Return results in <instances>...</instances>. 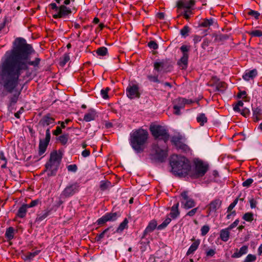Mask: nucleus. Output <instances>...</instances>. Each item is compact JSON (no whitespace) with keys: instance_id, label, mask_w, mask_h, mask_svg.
Here are the masks:
<instances>
[{"instance_id":"12","label":"nucleus","mask_w":262,"mask_h":262,"mask_svg":"<svg viewBox=\"0 0 262 262\" xmlns=\"http://www.w3.org/2000/svg\"><path fill=\"white\" fill-rule=\"evenodd\" d=\"M72 13L71 9L66 6L64 5L59 7L57 12L53 15V17L55 19L60 18H66Z\"/></svg>"},{"instance_id":"51","label":"nucleus","mask_w":262,"mask_h":262,"mask_svg":"<svg viewBox=\"0 0 262 262\" xmlns=\"http://www.w3.org/2000/svg\"><path fill=\"white\" fill-rule=\"evenodd\" d=\"M253 181H254L252 179L249 178L243 182L242 186L243 187L248 188L251 186V185L252 184Z\"/></svg>"},{"instance_id":"4","label":"nucleus","mask_w":262,"mask_h":262,"mask_svg":"<svg viewBox=\"0 0 262 262\" xmlns=\"http://www.w3.org/2000/svg\"><path fill=\"white\" fill-rule=\"evenodd\" d=\"M150 159L154 163H163L168 156L167 144H160L159 141L151 145Z\"/></svg>"},{"instance_id":"38","label":"nucleus","mask_w":262,"mask_h":262,"mask_svg":"<svg viewBox=\"0 0 262 262\" xmlns=\"http://www.w3.org/2000/svg\"><path fill=\"white\" fill-rule=\"evenodd\" d=\"M68 139H69V134H63V135L59 136L57 138V140H58L60 142V143L63 145H64L67 143V142L68 141Z\"/></svg>"},{"instance_id":"55","label":"nucleus","mask_w":262,"mask_h":262,"mask_svg":"<svg viewBox=\"0 0 262 262\" xmlns=\"http://www.w3.org/2000/svg\"><path fill=\"white\" fill-rule=\"evenodd\" d=\"M216 253L215 249H209L206 251V255L207 257H212Z\"/></svg>"},{"instance_id":"52","label":"nucleus","mask_w":262,"mask_h":262,"mask_svg":"<svg viewBox=\"0 0 262 262\" xmlns=\"http://www.w3.org/2000/svg\"><path fill=\"white\" fill-rule=\"evenodd\" d=\"M109 90V88H106L105 89H102L101 90V95L103 99H106L108 98V92Z\"/></svg>"},{"instance_id":"34","label":"nucleus","mask_w":262,"mask_h":262,"mask_svg":"<svg viewBox=\"0 0 262 262\" xmlns=\"http://www.w3.org/2000/svg\"><path fill=\"white\" fill-rule=\"evenodd\" d=\"M14 229L12 227H9L7 229L5 233V237L8 241H11L14 238Z\"/></svg>"},{"instance_id":"42","label":"nucleus","mask_w":262,"mask_h":262,"mask_svg":"<svg viewBox=\"0 0 262 262\" xmlns=\"http://www.w3.org/2000/svg\"><path fill=\"white\" fill-rule=\"evenodd\" d=\"M147 79L151 82L157 83H161V81H160L159 79L158 75H148L147 76Z\"/></svg>"},{"instance_id":"59","label":"nucleus","mask_w":262,"mask_h":262,"mask_svg":"<svg viewBox=\"0 0 262 262\" xmlns=\"http://www.w3.org/2000/svg\"><path fill=\"white\" fill-rule=\"evenodd\" d=\"M240 113L243 116L247 117L249 116L250 112L248 108H244L242 111L241 110Z\"/></svg>"},{"instance_id":"30","label":"nucleus","mask_w":262,"mask_h":262,"mask_svg":"<svg viewBox=\"0 0 262 262\" xmlns=\"http://www.w3.org/2000/svg\"><path fill=\"white\" fill-rule=\"evenodd\" d=\"M112 183L108 180H102L100 182V189L101 191H105L112 187Z\"/></svg>"},{"instance_id":"32","label":"nucleus","mask_w":262,"mask_h":262,"mask_svg":"<svg viewBox=\"0 0 262 262\" xmlns=\"http://www.w3.org/2000/svg\"><path fill=\"white\" fill-rule=\"evenodd\" d=\"M227 228L222 229L220 232V238L224 242H227L229 238L230 232Z\"/></svg>"},{"instance_id":"23","label":"nucleus","mask_w":262,"mask_h":262,"mask_svg":"<svg viewBox=\"0 0 262 262\" xmlns=\"http://www.w3.org/2000/svg\"><path fill=\"white\" fill-rule=\"evenodd\" d=\"M191 241H193V243L191 245L186 253L187 255L193 254L198 248L200 244V240L199 239H194L192 238Z\"/></svg>"},{"instance_id":"11","label":"nucleus","mask_w":262,"mask_h":262,"mask_svg":"<svg viewBox=\"0 0 262 262\" xmlns=\"http://www.w3.org/2000/svg\"><path fill=\"white\" fill-rule=\"evenodd\" d=\"M51 139V134L50 128H48L46 131V137L43 140L40 139L39 143L38 155H42L46 151L48 145Z\"/></svg>"},{"instance_id":"25","label":"nucleus","mask_w":262,"mask_h":262,"mask_svg":"<svg viewBox=\"0 0 262 262\" xmlns=\"http://www.w3.org/2000/svg\"><path fill=\"white\" fill-rule=\"evenodd\" d=\"M179 206V203H177L173 205L171 208L170 212L169 214V215L173 219H176L180 214Z\"/></svg>"},{"instance_id":"64","label":"nucleus","mask_w":262,"mask_h":262,"mask_svg":"<svg viewBox=\"0 0 262 262\" xmlns=\"http://www.w3.org/2000/svg\"><path fill=\"white\" fill-rule=\"evenodd\" d=\"M81 155L82 157L86 158L89 157L90 155V151L89 149H84L82 151L81 153Z\"/></svg>"},{"instance_id":"29","label":"nucleus","mask_w":262,"mask_h":262,"mask_svg":"<svg viewBox=\"0 0 262 262\" xmlns=\"http://www.w3.org/2000/svg\"><path fill=\"white\" fill-rule=\"evenodd\" d=\"M128 221L126 218H125L123 221L120 223L119 227L116 229L115 232L121 233L124 230V229L128 228Z\"/></svg>"},{"instance_id":"5","label":"nucleus","mask_w":262,"mask_h":262,"mask_svg":"<svg viewBox=\"0 0 262 262\" xmlns=\"http://www.w3.org/2000/svg\"><path fill=\"white\" fill-rule=\"evenodd\" d=\"M195 1L194 0H178L176 3L177 17L183 16L189 20L193 15Z\"/></svg>"},{"instance_id":"41","label":"nucleus","mask_w":262,"mask_h":262,"mask_svg":"<svg viewBox=\"0 0 262 262\" xmlns=\"http://www.w3.org/2000/svg\"><path fill=\"white\" fill-rule=\"evenodd\" d=\"M177 149H180L182 150V151L186 154L190 152L191 150L189 147L183 142L178 147H177Z\"/></svg>"},{"instance_id":"9","label":"nucleus","mask_w":262,"mask_h":262,"mask_svg":"<svg viewBox=\"0 0 262 262\" xmlns=\"http://www.w3.org/2000/svg\"><path fill=\"white\" fill-rule=\"evenodd\" d=\"M180 200L182 207L185 209L192 208L195 206L194 200L188 196L187 191L181 192Z\"/></svg>"},{"instance_id":"26","label":"nucleus","mask_w":262,"mask_h":262,"mask_svg":"<svg viewBox=\"0 0 262 262\" xmlns=\"http://www.w3.org/2000/svg\"><path fill=\"white\" fill-rule=\"evenodd\" d=\"M29 208L27 206V204H23L20 207L16 213V216L19 218H24L27 214V209Z\"/></svg>"},{"instance_id":"20","label":"nucleus","mask_w":262,"mask_h":262,"mask_svg":"<svg viewBox=\"0 0 262 262\" xmlns=\"http://www.w3.org/2000/svg\"><path fill=\"white\" fill-rule=\"evenodd\" d=\"M55 123V118L50 114L43 116L39 121V124L43 126H48Z\"/></svg>"},{"instance_id":"44","label":"nucleus","mask_w":262,"mask_h":262,"mask_svg":"<svg viewBox=\"0 0 262 262\" xmlns=\"http://www.w3.org/2000/svg\"><path fill=\"white\" fill-rule=\"evenodd\" d=\"M256 259V256L255 255L249 254L246 256L244 262H253L255 261Z\"/></svg>"},{"instance_id":"40","label":"nucleus","mask_w":262,"mask_h":262,"mask_svg":"<svg viewBox=\"0 0 262 262\" xmlns=\"http://www.w3.org/2000/svg\"><path fill=\"white\" fill-rule=\"evenodd\" d=\"M96 53L99 56H104L107 54V49L105 47H101L97 49Z\"/></svg>"},{"instance_id":"3","label":"nucleus","mask_w":262,"mask_h":262,"mask_svg":"<svg viewBox=\"0 0 262 262\" xmlns=\"http://www.w3.org/2000/svg\"><path fill=\"white\" fill-rule=\"evenodd\" d=\"M171 172L179 177H185L191 169L190 162L184 156L173 155L170 160Z\"/></svg>"},{"instance_id":"24","label":"nucleus","mask_w":262,"mask_h":262,"mask_svg":"<svg viewBox=\"0 0 262 262\" xmlns=\"http://www.w3.org/2000/svg\"><path fill=\"white\" fill-rule=\"evenodd\" d=\"M248 248L247 246L244 245L242 246L239 250L236 249L235 252L232 255V257L233 258H239L241 257L243 255L246 254L248 252Z\"/></svg>"},{"instance_id":"39","label":"nucleus","mask_w":262,"mask_h":262,"mask_svg":"<svg viewBox=\"0 0 262 262\" xmlns=\"http://www.w3.org/2000/svg\"><path fill=\"white\" fill-rule=\"evenodd\" d=\"M213 24V19L211 18L210 19H204L200 24V26L203 27H208Z\"/></svg>"},{"instance_id":"60","label":"nucleus","mask_w":262,"mask_h":262,"mask_svg":"<svg viewBox=\"0 0 262 262\" xmlns=\"http://www.w3.org/2000/svg\"><path fill=\"white\" fill-rule=\"evenodd\" d=\"M198 210V207H196V208H193L192 209H191V210H190L189 211H188L187 214H186V216H193L195 215V214L196 213V212H197Z\"/></svg>"},{"instance_id":"1","label":"nucleus","mask_w":262,"mask_h":262,"mask_svg":"<svg viewBox=\"0 0 262 262\" xmlns=\"http://www.w3.org/2000/svg\"><path fill=\"white\" fill-rule=\"evenodd\" d=\"M35 52L32 46L27 43L25 39L16 38L12 49L7 51L0 62V86L9 93H14L8 97V107L14 106L18 101L21 90H16L19 77L23 71H28L29 66L35 69L39 68L41 59L36 57L30 60V56Z\"/></svg>"},{"instance_id":"28","label":"nucleus","mask_w":262,"mask_h":262,"mask_svg":"<svg viewBox=\"0 0 262 262\" xmlns=\"http://www.w3.org/2000/svg\"><path fill=\"white\" fill-rule=\"evenodd\" d=\"M62 157L59 155L56 150L52 152L50 154V157L49 161L60 163Z\"/></svg>"},{"instance_id":"53","label":"nucleus","mask_w":262,"mask_h":262,"mask_svg":"<svg viewBox=\"0 0 262 262\" xmlns=\"http://www.w3.org/2000/svg\"><path fill=\"white\" fill-rule=\"evenodd\" d=\"M148 46L149 48L156 50L158 48V45L155 41L151 40L148 43Z\"/></svg>"},{"instance_id":"21","label":"nucleus","mask_w":262,"mask_h":262,"mask_svg":"<svg viewBox=\"0 0 262 262\" xmlns=\"http://www.w3.org/2000/svg\"><path fill=\"white\" fill-rule=\"evenodd\" d=\"M97 117V112L95 110L91 108L84 115L83 120L85 122H90L94 120Z\"/></svg>"},{"instance_id":"31","label":"nucleus","mask_w":262,"mask_h":262,"mask_svg":"<svg viewBox=\"0 0 262 262\" xmlns=\"http://www.w3.org/2000/svg\"><path fill=\"white\" fill-rule=\"evenodd\" d=\"M165 64V61L164 60L155 62L154 63V70L158 72L161 71L164 68Z\"/></svg>"},{"instance_id":"22","label":"nucleus","mask_w":262,"mask_h":262,"mask_svg":"<svg viewBox=\"0 0 262 262\" xmlns=\"http://www.w3.org/2000/svg\"><path fill=\"white\" fill-rule=\"evenodd\" d=\"M257 75L256 69H253L250 71H246L243 75V78L246 81H249L253 79Z\"/></svg>"},{"instance_id":"47","label":"nucleus","mask_w":262,"mask_h":262,"mask_svg":"<svg viewBox=\"0 0 262 262\" xmlns=\"http://www.w3.org/2000/svg\"><path fill=\"white\" fill-rule=\"evenodd\" d=\"M244 105V103L242 101L239 100L237 103L233 106V110L235 112H241L240 107H242Z\"/></svg>"},{"instance_id":"56","label":"nucleus","mask_w":262,"mask_h":262,"mask_svg":"<svg viewBox=\"0 0 262 262\" xmlns=\"http://www.w3.org/2000/svg\"><path fill=\"white\" fill-rule=\"evenodd\" d=\"M39 251H36L34 252H29L28 254L26 255V258L28 259H31L33 257H34L36 255L38 254L39 253Z\"/></svg>"},{"instance_id":"33","label":"nucleus","mask_w":262,"mask_h":262,"mask_svg":"<svg viewBox=\"0 0 262 262\" xmlns=\"http://www.w3.org/2000/svg\"><path fill=\"white\" fill-rule=\"evenodd\" d=\"M70 59V54L69 53H64L59 59V65L61 67H64Z\"/></svg>"},{"instance_id":"48","label":"nucleus","mask_w":262,"mask_h":262,"mask_svg":"<svg viewBox=\"0 0 262 262\" xmlns=\"http://www.w3.org/2000/svg\"><path fill=\"white\" fill-rule=\"evenodd\" d=\"M189 31V27L187 26H185L180 31L181 35L182 36H186L188 35Z\"/></svg>"},{"instance_id":"7","label":"nucleus","mask_w":262,"mask_h":262,"mask_svg":"<svg viewBox=\"0 0 262 262\" xmlns=\"http://www.w3.org/2000/svg\"><path fill=\"white\" fill-rule=\"evenodd\" d=\"M149 129L155 139L162 140L163 143L167 144L169 139V134L164 127L159 125H154L151 126Z\"/></svg>"},{"instance_id":"16","label":"nucleus","mask_w":262,"mask_h":262,"mask_svg":"<svg viewBox=\"0 0 262 262\" xmlns=\"http://www.w3.org/2000/svg\"><path fill=\"white\" fill-rule=\"evenodd\" d=\"M173 114L176 115H180L181 114L180 111L181 109L184 108L185 106L184 102V98L179 97L175 99L173 101Z\"/></svg>"},{"instance_id":"49","label":"nucleus","mask_w":262,"mask_h":262,"mask_svg":"<svg viewBox=\"0 0 262 262\" xmlns=\"http://www.w3.org/2000/svg\"><path fill=\"white\" fill-rule=\"evenodd\" d=\"M110 228L111 227H108L101 233L98 234L96 237V241L98 242L101 241V239L104 237L105 234L110 230Z\"/></svg>"},{"instance_id":"46","label":"nucleus","mask_w":262,"mask_h":262,"mask_svg":"<svg viewBox=\"0 0 262 262\" xmlns=\"http://www.w3.org/2000/svg\"><path fill=\"white\" fill-rule=\"evenodd\" d=\"M238 198H236L233 201L232 203H231L229 206H228V207L227 208V212H231L233 209L234 208V207L236 206V205L238 203Z\"/></svg>"},{"instance_id":"19","label":"nucleus","mask_w":262,"mask_h":262,"mask_svg":"<svg viewBox=\"0 0 262 262\" xmlns=\"http://www.w3.org/2000/svg\"><path fill=\"white\" fill-rule=\"evenodd\" d=\"M51 209L47 208L43 210L38 211L36 214L35 222L37 223H40L51 214Z\"/></svg>"},{"instance_id":"2","label":"nucleus","mask_w":262,"mask_h":262,"mask_svg":"<svg viewBox=\"0 0 262 262\" xmlns=\"http://www.w3.org/2000/svg\"><path fill=\"white\" fill-rule=\"evenodd\" d=\"M148 132L142 128L134 129L129 135V144L136 153L143 151L148 138Z\"/></svg>"},{"instance_id":"45","label":"nucleus","mask_w":262,"mask_h":262,"mask_svg":"<svg viewBox=\"0 0 262 262\" xmlns=\"http://www.w3.org/2000/svg\"><path fill=\"white\" fill-rule=\"evenodd\" d=\"M249 34L252 37H261L262 31L259 30H255L250 32Z\"/></svg>"},{"instance_id":"14","label":"nucleus","mask_w":262,"mask_h":262,"mask_svg":"<svg viewBox=\"0 0 262 262\" xmlns=\"http://www.w3.org/2000/svg\"><path fill=\"white\" fill-rule=\"evenodd\" d=\"M59 165V163L48 161L45 164V171H48L47 174L49 177L54 176L56 174Z\"/></svg>"},{"instance_id":"36","label":"nucleus","mask_w":262,"mask_h":262,"mask_svg":"<svg viewBox=\"0 0 262 262\" xmlns=\"http://www.w3.org/2000/svg\"><path fill=\"white\" fill-rule=\"evenodd\" d=\"M242 219L246 222H252L254 220V214L251 212H246L243 215Z\"/></svg>"},{"instance_id":"13","label":"nucleus","mask_w":262,"mask_h":262,"mask_svg":"<svg viewBox=\"0 0 262 262\" xmlns=\"http://www.w3.org/2000/svg\"><path fill=\"white\" fill-rule=\"evenodd\" d=\"M79 185L75 182L67 186L62 191V195L66 198L73 195L79 191Z\"/></svg>"},{"instance_id":"17","label":"nucleus","mask_w":262,"mask_h":262,"mask_svg":"<svg viewBox=\"0 0 262 262\" xmlns=\"http://www.w3.org/2000/svg\"><path fill=\"white\" fill-rule=\"evenodd\" d=\"M126 95L131 99L139 98L140 94L139 92L138 85L135 84L127 87L126 89Z\"/></svg>"},{"instance_id":"6","label":"nucleus","mask_w":262,"mask_h":262,"mask_svg":"<svg viewBox=\"0 0 262 262\" xmlns=\"http://www.w3.org/2000/svg\"><path fill=\"white\" fill-rule=\"evenodd\" d=\"M209 169V165L199 159L194 160V169L189 171L190 177L193 179H199L205 176Z\"/></svg>"},{"instance_id":"35","label":"nucleus","mask_w":262,"mask_h":262,"mask_svg":"<svg viewBox=\"0 0 262 262\" xmlns=\"http://www.w3.org/2000/svg\"><path fill=\"white\" fill-rule=\"evenodd\" d=\"M207 120V118L204 113L199 114L196 117V121L201 126H203Z\"/></svg>"},{"instance_id":"54","label":"nucleus","mask_w":262,"mask_h":262,"mask_svg":"<svg viewBox=\"0 0 262 262\" xmlns=\"http://www.w3.org/2000/svg\"><path fill=\"white\" fill-rule=\"evenodd\" d=\"M248 14L250 16H253L256 19H258L260 13L256 11L250 10L248 12Z\"/></svg>"},{"instance_id":"58","label":"nucleus","mask_w":262,"mask_h":262,"mask_svg":"<svg viewBox=\"0 0 262 262\" xmlns=\"http://www.w3.org/2000/svg\"><path fill=\"white\" fill-rule=\"evenodd\" d=\"M67 169L69 171L75 172L77 170V166L76 164H71L67 166Z\"/></svg>"},{"instance_id":"15","label":"nucleus","mask_w":262,"mask_h":262,"mask_svg":"<svg viewBox=\"0 0 262 262\" xmlns=\"http://www.w3.org/2000/svg\"><path fill=\"white\" fill-rule=\"evenodd\" d=\"M222 201L220 199H215L212 201L207 206L208 216L212 213L216 212L222 205Z\"/></svg>"},{"instance_id":"63","label":"nucleus","mask_w":262,"mask_h":262,"mask_svg":"<svg viewBox=\"0 0 262 262\" xmlns=\"http://www.w3.org/2000/svg\"><path fill=\"white\" fill-rule=\"evenodd\" d=\"M61 126H57L56 129L53 132V134L55 136H58L62 133Z\"/></svg>"},{"instance_id":"57","label":"nucleus","mask_w":262,"mask_h":262,"mask_svg":"<svg viewBox=\"0 0 262 262\" xmlns=\"http://www.w3.org/2000/svg\"><path fill=\"white\" fill-rule=\"evenodd\" d=\"M252 111L253 116L255 117L256 118L261 113V109L257 107L255 108H253Z\"/></svg>"},{"instance_id":"27","label":"nucleus","mask_w":262,"mask_h":262,"mask_svg":"<svg viewBox=\"0 0 262 262\" xmlns=\"http://www.w3.org/2000/svg\"><path fill=\"white\" fill-rule=\"evenodd\" d=\"M183 137L182 135H178L173 136L171 138V142L176 148L178 147L182 142Z\"/></svg>"},{"instance_id":"18","label":"nucleus","mask_w":262,"mask_h":262,"mask_svg":"<svg viewBox=\"0 0 262 262\" xmlns=\"http://www.w3.org/2000/svg\"><path fill=\"white\" fill-rule=\"evenodd\" d=\"M157 221L153 219L151 220L148 224V225L143 231L141 238H144L146 236L152 232L158 227Z\"/></svg>"},{"instance_id":"37","label":"nucleus","mask_w":262,"mask_h":262,"mask_svg":"<svg viewBox=\"0 0 262 262\" xmlns=\"http://www.w3.org/2000/svg\"><path fill=\"white\" fill-rule=\"evenodd\" d=\"M171 218L167 216L162 224L158 225V226L157 227V229L159 230H161L165 229L168 226V225L171 222Z\"/></svg>"},{"instance_id":"10","label":"nucleus","mask_w":262,"mask_h":262,"mask_svg":"<svg viewBox=\"0 0 262 262\" xmlns=\"http://www.w3.org/2000/svg\"><path fill=\"white\" fill-rule=\"evenodd\" d=\"M120 215L121 214L119 212H107L98 219L96 223L98 225H102L107 222H114L117 220Z\"/></svg>"},{"instance_id":"43","label":"nucleus","mask_w":262,"mask_h":262,"mask_svg":"<svg viewBox=\"0 0 262 262\" xmlns=\"http://www.w3.org/2000/svg\"><path fill=\"white\" fill-rule=\"evenodd\" d=\"M41 204V201L39 199L32 200L30 203L27 204L28 208H32L37 206L38 204Z\"/></svg>"},{"instance_id":"61","label":"nucleus","mask_w":262,"mask_h":262,"mask_svg":"<svg viewBox=\"0 0 262 262\" xmlns=\"http://www.w3.org/2000/svg\"><path fill=\"white\" fill-rule=\"evenodd\" d=\"M249 203L251 209L255 208L256 207L257 202L253 198H251L249 200Z\"/></svg>"},{"instance_id":"8","label":"nucleus","mask_w":262,"mask_h":262,"mask_svg":"<svg viewBox=\"0 0 262 262\" xmlns=\"http://www.w3.org/2000/svg\"><path fill=\"white\" fill-rule=\"evenodd\" d=\"M180 49L182 53V56L178 61L177 64L181 69L185 70L188 67L190 47L187 45H182Z\"/></svg>"},{"instance_id":"50","label":"nucleus","mask_w":262,"mask_h":262,"mask_svg":"<svg viewBox=\"0 0 262 262\" xmlns=\"http://www.w3.org/2000/svg\"><path fill=\"white\" fill-rule=\"evenodd\" d=\"M210 230L209 226L208 225H204L201 229V235L202 236L206 235Z\"/></svg>"},{"instance_id":"62","label":"nucleus","mask_w":262,"mask_h":262,"mask_svg":"<svg viewBox=\"0 0 262 262\" xmlns=\"http://www.w3.org/2000/svg\"><path fill=\"white\" fill-rule=\"evenodd\" d=\"M70 121V119H67L64 121H58V124H60L61 127L62 128H64L66 127L65 125L68 124Z\"/></svg>"}]
</instances>
